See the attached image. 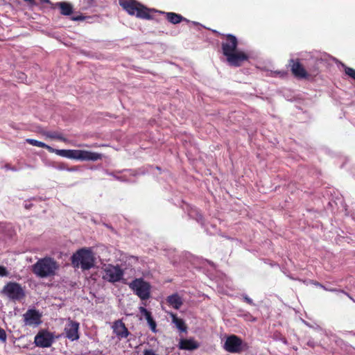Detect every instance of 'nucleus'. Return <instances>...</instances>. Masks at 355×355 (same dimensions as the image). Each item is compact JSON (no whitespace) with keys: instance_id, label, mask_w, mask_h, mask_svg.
Wrapping results in <instances>:
<instances>
[{"instance_id":"obj_20","label":"nucleus","mask_w":355,"mask_h":355,"mask_svg":"<svg viewBox=\"0 0 355 355\" xmlns=\"http://www.w3.org/2000/svg\"><path fill=\"white\" fill-rule=\"evenodd\" d=\"M44 135L51 139H57L64 142L67 141V139L62 134L57 132H45Z\"/></svg>"},{"instance_id":"obj_3","label":"nucleus","mask_w":355,"mask_h":355,"mask_svg":"<svg viewBox=\"0 0 355 355\" xmlns=\"http://www.w3.org/2000/svg\"><path fill=\"white\" fill-rule=\"evenodd\" d=\"M119 4L128 15L142 19H153L152 13L157 12L136 0H119Z\"/></svg>"},{"instance_id":"obj_8","label":"nucleus","mask_w":355,"mask_h":355,"mask_svg":"<svg viewBox=\"0 0 355 355\" xmlns=\"http://www.w3.org/2000/svg\"><path fill=\"white\" fill-rule=\"evenodd\" d=\"M288 66L293 76L297 79H310V73L301 64L300 60L291 59L288 61Z\"/></svg>"},{"instance_id":"obj_12","label":"nucleus","mask_w":355,"mask_h":355,"mask_svg":"<svg viewBox=\"0 0 355 355\" xmlns=\"http://www.w3.org/2000/svg\"><path fill=\"white\" fill-rule=\"evenodd\" d=\"M78 329L79 323L73 320H69L64 328L66 337L71 341L78 340L79 338Z\"/></svg>"},{"instance_id":"obj_30","label":"nucleus","mask_w":355,"mask_h":355,"mask_svg":"<svg viewBox=\"0 0 355 355\" xmlns=\"http://www.w3.org/2000/svg\"><path fill=\"white\" fill-rule=\"evenodd\" d=\"M71 19H72L73 20H74V21H78V20H82V19H83V17L82 16H80V15H78V16H77V17H73Z\"/></svg>"},{"instance_id":"obj_11","label":"nucleus","mask_w":355,"mask_h":355,"mask_svg":"<svg viewBox=\"0 0 355 355\" xmlns=\"http://www.w3.org/2000/svg\"><path fill=\"white\" fill-rule=\"evenodd\" d=\"M54 341V336L52 333L46 330L40 331L35 336L34 343L39 347H49Z\"/></svg>"},{"instance_id":"obj_32","label":"nucleus","mask_w":355,"mask_h":355,"mask_svg":"<svg viewBox=\"0 0 355 355\" xmlns=\"http://www.w3.org/2000/svg\"><path fill=\"white\" fill-rule=\"evenodd\" d=\"M307 345H308L309 346L311 347H314V344H313V342H311V341H309V342L307 343Z\"/></svg>"},{"instance_id":"obj_34","label":"nucleus","mask_w":355,"mask_h":355,"mask_svg":"<svg viewBox=\"0 0 355 355\" xmlns=\"http://www.w3.org/2000/svg\"><path fill=\"white\" fill-rule=\"evenodd\" d=\"M340 292L345 293V295H347L349 297V299H352V300H354L352 299V297L348 293H345L344 291H340Z\"/></svg>"},{"instance_id":"obj_21","label":"nucleus","mask_w":355,"mask_h":355,"mask_svg":"<svg viewBox=\"0 0 355 355\" xmlns=\"http://www.w3.org/2000/svg\"><path fill=\"white\" fill-rule=\"evenodd\" d=\"M307 71L310 73V78L315 77L319 73V68L315 62L311 67H309Z\"/></svg>"},{"instance_id":"obj_13","label":"nucleus","mask_w":355,"mask_h":355,"mask_svg":"<svg viewBox=\"0 0 355 355\" xmlns=\"http://www.w3.org/2000/svg\"><path fill=\"white\" fill-rule=\"evenodd\" d=\"M112 329L114 334L119 340L126 338L130 334L128 328L121 320H117L114 322Z\"/></svg>"},{"instance_id":"obj_5","label":"nucleus","mask_w":355,"mask_h":355,"mask_svg":"<svg viewBox=\"0 0 355 355\" xmlns=\"http://www.w3.org/2000/svg\"><path fill=\"white\" fill-rule=\"evenodd\" d=\"M58 267L57 261L53 258L45 257L38 259L32 266V271L36 276L44 278L55 275Z\"/></svg>"},{"instance_id":"obj_1","label":"nucleus","mask_w":355,"mask_h":355,"mask_svg":"<svg viewBox=\"0 0 355 355\" xmlns=\"http://www.w3.org/2000/svg\"><path fill=\"white\" fill-rule=\"evenodd\" d=\"M223 41L221 43L223 54L226 57L227 63L231 67H239L249 59L248 55L237 50L238 40L232 34L221 35Z\"/></svg>"},{"instance_id":"obj_19","label":"nucleus","mask_w":355,"mask_h":355,"mask_svg":"<svg viewBox=\"0 0 355 355\" xmlns=\"http://www.w3.org/2000/svg\"><path fill=\"white\" fill-rule=\"evenodd\" d=\"M171 316L172 318V322L175 324L176 327L182 332H187V327L184 321L178 318L175 313H171Z\"/></svg>"},{"instance_id":"obj_23","label":"nucleus","mask_w":355,"mask_h":355,"mask_svg":"<svg viewBox=\"0 0 355 355\" xmlns=\"http://www.w3.org/2000/svg\"><path fill=\"white\" fill-rule=\"evenodd\" d=\"M345 73L346 75L355 80V69L343 64Z\"/></svg>"},{"instance_id":"obj_36","label":"nucleus","mask_w":355,"mask_h":355,"mask_svg":"<svg viewBox=\"0 0 355 355\" xmlns=\"http://www.w3.org/2000/svg\"><path fill=\"white\" fill-rule=\"evenodd\" d=\"M26 2H28L30 3H33L35 0H24Z\"/></svg>"},{"instance_id":"obj_7","label":"nucleus","mask_w":355,"mask_h":355,"mask_svg":"<svg viewBox=\"0 0 355 355\" xmlns=\"http://www.w3.org/2000/svg\"><path fill=\"white\" fill-rule=\"evenodd\" d=\"M247 344H243L242 339L236 335L232 334L227 337L224 343L223 348L225 351L232 354H239L243 350V347Z\"/></svg>"},{"instance_id":"obj_37","label":"nucleus","mask_w":355,"mask_h":355,"mask_svg":"<svg viewBox=\"0 0 355 355\" xmlns=\"http://www.w3.org/2000/svg\"><path fill=\"white\" fill-rule=\"evenodd\" d=\"M10 170L16 171L17 169L15 167H11V168Z\"/></svg>"},{"instance_id":"obj_26","label":"nucleus","mask_w":355,"mask_h":355,"mask_svg":"<svg viewBox=\"0 0 355 355\" xmlns=\"http://www.w3.org/2000/svg\"><path fill=\"white\" fill-rule=\"evenodd\" d=\"M313 284L315 285L316 286L321 287V288H324L326 291H331V292L337 291V290L334 289V288H327L325 286H324L322 284H321L320 283H319L318 282H314Z\"/></svg>"},{"instance_id":"obj_35","label":"nucleus","mask_w":355,"mask_h":355,"mask_svg":"<svg viewBox=\"0 0 355 355\" xmlns=\"http://www.w3.org/2000/svg\"><path fill=\"white\" fill-rule=\"evenodd\" d=\"M5 167H6L7 169H10L12 166H10V164H6Z\"/></svg>"},{"instance_id":"obj_2","label":"nucleus","mask_w":355,"mask_h":355,"mask_svg":"<svg viewBox=\"0 0 355 355\" xmlns=\"http://www.w3.org/2000/svg\"><path fill=\"white\" fill-rule=\"evenodd\" d=\"M26 141L34 146L46 148L49 152H55L56 155L71 159L80 161H96L102 159V155L95 152L85 150H58L46 144L33 139H27Z\"/></svg>"},{"instance_id":"obj_10","label":"nucleus","mask_w":355,"mask_h":355,"mask_svg":"<svg viewBox=\"0 0 355 355\" xmlns=\"http://www.w3.org/2000/svg\"><path fill=\"white\" fill-rule=\"evenodd\" d=\"M123 276V271L120 268L119 266H114L112 265H108L104 269V274L103 278L110 282H119Z\"/></svg>"},{"instance_id":"obj_33","label":"nucleus","mask_w":355,"mask_h":355,"mask_svg":"<svg viewBox=\"0 0 355 355\" xmlns=\"http://www.w3.org/2000/svg\"><path fill=\"white\" fill-rule=\"evenodd\" d=\"M277 73H278L279 74H280V75H281V76H284V75H286V72H285V71H282V72L279 71V72H277Z\"/></svg>"},{"instance_id":"obj_24","label":"nucleus","mask_w":355,"mask_h":355,"mask_svg":"<svg viewBox=\"0 0 355 355\" xmlns=\"http://www.w3.org/2000/svg\"><path fill=\"white\" fill-rule=\"evenodd\" d=\"M242 317L243 318V319L246 321H250V322H254L256 321V318L252 316L250 313H245L242 315Z\"/></svg>"},{"instance_id":"obj_4","label":"nucleus","mask_w":355,"mask_h":355,"mask_svg":"<svg viewBox=\"0 0 355 355\" xmlns=\"http://www.w3.org/2000/svg\"><path fill=\"white\" fill-rule=\"evenodd\" d=\"M71 264L74 268H80L83 270H88L95 266V257L92 250L83 248L78 250L71 256Z\"/></svg>"},{"instance_id":"obj_16","label":"nucleus","mask_w":355,"mask_h":355,"mask_svg":"<svg viewBox=\"0 0 355 355\" xmlns=\"http://www.w3.org/2000/svg\"><path fill=\"white\" fill-rule=\"evenodd\" d=\"M166 301L168 305L171 306L175 309H179L183 304L182 299L178 293L168 295Z\"/></svg>"},{"instance_id":"obj_29","label":"nucleus","mask_w":355,"mask_h":355,"mask_svg":"<svg viewBox=\"0 0 355 355\" xmlns=\"http://www.w3.org/2000/svg\"><path fill=\"white\" fill-rule=\"evenodd\" d=\"M243 298L244 300V301L248 303V304H253V301L252 299H250L248 295H243Z\"/></svg>"},{"instance_id":"obj_6","label":"nucleus","mask_w":355,"mask_h":355,"mask_svg":"<svg viewBox=\"0 0 355 355\" xmlns=\"http://www.w3.org/2000/svg\"><path fill=\"white\" fill-rule=\"evenodd\" d=\"M130 289L141 300H146L150 297V284L143 278H137L129 284Z\"/></svg>"},{"instance_id":"obj_14","label":"nucleus","mask_w":355,"mask_h":355,"mask_svg":"<svg viewBox=\"0 0 355 355\" xmlns=\"http://www.w3.org/2000/svg\"><path fill=\"white\" fill-rule=\"evenodd\" d=\"M41 316L35 309H29L24 314V319L26 324L38 325L41 323Z\"/></svg>"},{"instance_id":"obj_9","label":"nucleus","mask_w":355,"mask_h":355,"mask_svg":"<svg viewBox=\"0 0 355 355\" xmlns=\"http://www.w3.org/2000/svg\"><path fill=\"white\" fill-rule=\"evenodd\" d=\"M3 292L10 299L19 300L24 297V291L17 282H9L3 288Z\"/></svg>"},{"instance_id":"obj_27","label":"nucleus","mask_w":355,"mask_h":355,"mask_svg":"<svg viewBox=\"0 0 355 355\" xmlns=\"http://www.w3.org/2000/svg\"><path fill=\"white\" fill-rule=\"evenodd\" d=\"M139 309H140V312L144 315L145 318H147V317L151 315V313L149 311H148L146 308L140 307Z\"/></svg>"},{"instance_id":"obj_25","label":"nucleus","mask_w":355,"mask_h":355,"mask_svg":"<svg viewBox=\"0 0 355 355\" xmlns=\"http://www.w3.org/2000/svg\"><path fill=\"white\" fill-rule=\"evenodd\" d=\"M7 339V335L6 331L0 327V340L3 343H6Z\"/></svg>"},{"instance_id":"obj_18","label":"nucleus","mask_w":355,"mask_h":355,"mask_svg":"<svg viewBox=\"0 0 355 355\" xmlns=\"http://www.w3.org/2000/svg\"><path fill=\"white\" fill-rule=\"evenodd\" d=\"M60 8V13L63 15H70L73 12L72 5L68 2H58L53 8Z\"/></svg>"},{"instance_id":"obj_17","label":"nucleus","mask_w":355,"mask_h":355,"mask_svg":"<svg viewBox=\"0 0 355 355\" xmlns=\"http://www.w3.org/2000/svg\"><path fill=\"white\" fill-rule=\"evenodd\" d=\"M161 14H164L166 15V19L173 24H177L182 21H187V19H185L184 17H182L180 14H177L175 12H159Z\"/></svg>"},{"instance_id":"obj_28","label":"nucleus","mask_w":355,"mask_h":355,"mask_svg":"<svg viewBox=\"0 0 355 355\" xmlns=\"http://www.w3.org/2000/svg\"><path fill=\"white\" fill-rule=\"evenodd\" d=\"M8 275V272L6 270V268L4 266H0V276L4 277L7 276Z\"/></svg>"},{"instance_id":"obj_15","label":"nucleus","mask_w":355,"mask_h":355,"mask_svg":"<svg viewBox=\"0 0 355 355\" xmlns=\"http://www.w3.org/2000/svg\"><path fill=\"white\" fill-rule=\"evenodd\" d=\"M199 343L193 338L181 339L178 347L180 349L194 350L199 347Z\"/></svg>"},{"instance_id":"obj_31","label":"nucleus","mask_w":355,"mask_h":355,"mask_svg":"<svg viewBox=\"0 0 355 355\" xmlns=\"http://www.w3.org/2000/svg\"><path fill=\"white\" fill-rule=\"evenodd\" d=\"M42 1L44 2V3H49L50 5H51V8H53V7L54 6L55 4H53V3H51V1L50 0H42Z\"/></svg>"},{"instance_id":"obj_22","label":"nucleus","mask_w":355,"mask_h":355,"mask_svg":"<svg viewBox=\"0 0 355 355\" xmlns=\"http://www.w3.org/2000/svg\"><path fill=\"white\" fill-rule=\"evenodd\" d=\"M147 322H148V324L151 329V331L154 333H156L157 332V324H156V322L154 320V319L153 318L152 315H150L147 318H146Z\"/></svg>"}]
</instances>
